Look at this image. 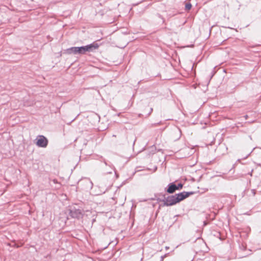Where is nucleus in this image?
<instances>
[{
	"label": "nucleus",
	"instance_id": "f257e3e1",
	"mask_svg": "<svg viewBox=\"0 0 261 261\" xmlns=\"http://www.w3.org/2000/svg\"><path fill=\"white\" fill-rule=\"evenodd\" d=\"M191 194L192 193L182 192L174 195L168 196L163 200L164 205L169 206L175 205L189 197Z\"/></svg>",
	"mask_w": 261,
	"mask_h": 261
},
{
	"label": "nucleus",
	"instance_id": "f8f14e48",
	"mask_svg": "<svg viewBox=\"0 0 261 261\" xmlns=\"http://www.w3.org/2000/svg\"><path fill=\"white\" fill-rule=\"evenodd\" d=\"M164 256H162L161 257V260L160 261H163V259H164Z\"/></svg>",
	"mask_w": 261,
	"mask_h": 261
},
{
	"label": "nucleus",
	"instance_id": "6e6552de",
	"mask_svg": "<svg viewBox=\"0 0 261 261\" xmlns=\"http://www.w3.org/2000/svg\"><path fill=\"white\" fill-rule=\"evenodd\" d=\"M183 187V185L181 184H178L177 185H176L177 190H180Z\"/></svg>",
	"mask_w": 261,
	"mask_h": 261
},
{
	"label": "nucleus",
	"instance_id": "9b49d317",
	"mask_svg": "<svg viewBox=\"0 0 261 261\" xmlns=\"http://www.w3.org/2000/svg\"><path fill=\"white\" fill-rule=\"evenodd\" d=\"M14 246L16 247V248H18L20 246L19 245H16V244H14V245H13Z\"/></svg>",
	"mask_w": 261,
	"mask_h": 261
},
{
	"label": "nucleus",
	"instance_id": "9d476101",
	"mask_svg": "<svg viewBox=\"0 0 261 261\" xmlns=\"http://www.w3.org/2000/svg\"><path fill=\"white\" fill-rule=\"evenodd\" d=\"M251 192L253 196H254L255 195V190H254V189L252 190Z\"/></svg>",
	"mask_w": 261,
	"mask_h": 261
},
{
	"label": "nucleus",
	"instance_id": "7ed1b4c3",
	"mask_svg": "<svg viewBox=\"0 0 261 261\" xmlns=\"http://www.w3.org/2000/svg\"><path fill=\"white\" fill-rule=\"evenodd\" d=\"M36 145L42 148H45L48 145V140L43 135H39L37 137Z\"/></svg>",
	"mask_w": 261,
	"mask_h": 261
},
{
	"label": "nucleus",
	"instance_id": "423d86ee",
	"mask_svg": "<svg viewBox=\"0 0 261 261\" xmlns=\"http://www.w3.org/2000/svg\"><path fill=\"white\" fill-rule=\"evenodd\" d=\"M67 52L69 54H77V47H71L67 49Z\"/></svg>",
	"mask_w": 261,
	"mask_h": 261
},
{
	"label": "nucleus",
	"instance_id": "20e7f679",
	"mask_svg": "<svg viewBox=\"0 0 261 261\" xmlns=\"http://www.w3.org/2000/svg\"><path fill=\"white\" fill-rule=\"evenodd\" d=\"M70 216L74 218L79 219L82 216L81 211L79 209L73 208L71 210L70 212Z\"/></svg>",
	"mask_w": 261,
	"mask_h": 261
},
{
	"label": "nucleus",
	"instance_id": "4468645a",
	"mask_svg": "<svg viewBox=\"0 0 261 261\" xmlns=\"http://www.w3.org/2000/svg\"><path fill=\"white\" fill-rule=\"evenodd\" d=\"M168 248H169V247H166V249H168Z\"/></svg>",
	"mask_w": 261,
	"mask_h": 261
},
{
	"label": "nucleus",
	"instance_id": "f03ea898",
	"mask_svg": "<svg viewBox=\"0 0 261 261\" xmlns=\"http://www.w3.org/2000/svg\"><path fill=\"white\" fill-rule=\"evenodd\" d=\"M98 45L97 43H92L86 46L77 47V54H85L87 51L90 52L98 48Z\"/></svg>",
	"mask_w": 261,
	"mask_h": 261
},
{
	"label": "nucleus",
	"instance_id": "1a4fd4ad",
	"mask_svg": "<svg viewBox=\"0 0 261 261\" xmlns=\"http://www.w3.org/2000/svg\"><path fill=\"white\" fill-rule=\"evenodd\" d=\"M112 170H113V168H111V170L110 171H107L106 173H109V174L112 173Z\"/></svg>",
	"mask_w": 261,
	"mask_h": 261
},
{
	"label": "nucleus",
	"instance_id": "39448f33",
	"mask_svg": "<svg viewBox=\"0 0 261 261\" xmlns=\"http://www.w3.org/2000/svg\"><path fill=\"white\" fill-rule=\"evenodd\" d=\"M168 186V188L166 191L168 193H173L176 190H177V188H176V185L173 182L169 184Z\"/></svg>",
	"mask_w": 261,
	"mask_h": 261
},
{
	"label": "nucleus",
	"instance_id": "0eeeda50",
	"mask_svg": "<svg viewBox=\"0 0 261 261\" xmlns=\"http://www.w3.org/2000/svg\"><path fill=\"white\" fill-rule=\"evenodd\" d=\"M192 5L190 3H187L185 5V10H189L191 9Z\"/></svg>",
	"mask_w": 261,
	"mask_h": 261
},
{
	"label": "nucleus",
	"instance_id": "ddd939ff",
	"mask_svg": "<svg viewBox=\"0 0 261 261\" xmlns=\"http://www.w3.org/2000/svg\"><path fill=\"white\" fill-rule=\"evenodd\" d=\"M113 137H116V135H113Z\"/></svg>",
	"mask_w": 261,
	"mask_h": 261
}]
</instances>
